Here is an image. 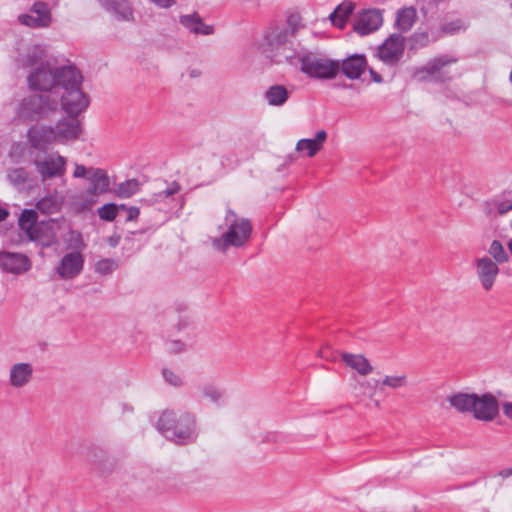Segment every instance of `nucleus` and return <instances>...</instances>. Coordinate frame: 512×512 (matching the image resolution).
I'll list each match as a JSON object with an SVG mask.
<instances>
[{
    "instance_id": "1",
    "label": "nucleus",
    "mask_w": 512,
    "mask_h": 512,
    "mask_svg": "<svg viewBox=\"0 0 512 512\" xmlns=\"http://www.w3.org/2000/svg\"><path fill=\"white\" fill-rule=\"evenodd\" d=\"M156 429L177 445L195 443L199 434L196 415L189 411L164 410L156 423Z\"/></svg>"
},
{
    "instance_id": "2",
    "label": "nucleus",
    "mask_w": 512,
    "mask_h": 512,
    "mask_svg": "<svg viewBox=\"0 0 512 512\" xmlns=\"http://www.w3.org/2000/svg\"><path fill=\"white\" fill-rule=\"evenodd\" d=\"M228 229L221 237L214 238L213 247L226 252L229 247L239 248L244 246L251 237L252 224L247 218H238L237 214L230 208L227 209L225 216Z\"/></svg>"
},
{
    "instance_id": "3",
    "label": "nucleus",
    "mask_w": 512,
    "mask_h": 512,
    "mask_svg": "<svg viewBox=\"0 0 512 512\" xmlns=\"http://www.w3.org/2000/svg\"><path fill=\"white\" fill-rule=\"evenodd\" d=\"M58 100L49 94H33L22 99L18 116L25 121L47 119L58 111Z\"/></svg>"
},
{
    "instance_id": "4",
    "label": "nucleus",
    "mask_w": 512,
    "mask_h": 512,
    "mask_svg": "<svg viewBox=\"0 0 512 512\" xmlns=\"http://www.w3.org/2000/svg\"><path fill=\"white\" fill-rule=\"evenodd\" d=\"M300 70L310 78L331 80L340 72V61L329 58H318L310 52L299 54Z\"/></svg>"
},
{
    "instance_id": "5",
    "label": "nucleus",
    "mask_w": 512,
    "mask_h": 512,
    "mask_svg": "<svg viewBox=\"0 0 512 512\" xmlns=\"http://www.w3.org/2000/svg\"><path fill=\"white\" fill-rule=\"evenodd\" d=\"M293 38H295L285 28L275 27L265 35V41L270 52L282 51L284 59L291 65L298 57L294 48Z\"/></svg>"
},
{
    "instance_id": "6",
    "label": "nucleus",
    "mask_w": 512,
    "mask_h": 512,
    "mask_svg": "<svg viewBox=\"0 0 512 512\" xmlns=\"http://www.w3.org/2000/svg\"><path fill=\"white\" fill-rule=\"evenodd\" d=\"M89 104L90 97L82 90V85L66 88L60 97L61 108L70 118L78 117Z\"/></svg>"
},
{
    "instance_id": "7",
    "label": "nucleus",
    "mask_w": 512,
    "mask_h": 512,
    "mask_svg": "<svg viewBox=\"0 0 512 512\" xmlns=\"http://www.w3.org/2000/svg\"><path fill=\"white\" fill-rule=\"evenodd\" d=\"M405 40V37L400 33L389 35L384 42L378 46V58L387 65L397 64L404 55Z\"/></svg>"
},
{
    "instance_id": "8",
    "label": "nucleus",
    "mask_w": 512,
    "mask_h": 512,
    "mask_svg": "<svg viewBox=\"0 0 512 512\" xmlns=\"http://www.w3.org/2000/svg\"><path fill=\"white\" fill-rule=\"evenodd\" d=\"M32 268L31 259L23 253L0 251V270L4 273L22 275Z\"/></svg>"
},
{
    "instance_id": "9",
    "label": "nucleus",
    "mask_w": 512,
    "mask_h": 512,
    "mask_svg": "<svg viewBox=\"0 0 512 512\" xmlns=\"http://www.w3.org/2000/svg\"><path fill=\"white\" fill-rule=\"evenodd\" d=\"M33 91L48 92L55 87L54 68L48 62H41L27 77Z\"/></svg>"
},
{
    "instance_id": "10",
    "label": "nucleus",
    "mask_w": 512,
    "mask_h": 512,
    "mask_svg": "<svg viewBox=\"0 0 512 512\" xmlns=\"http://www.w3.org/2000/svg\"><path fill=\"white\" fill-rule=\"evenodd\" d=\"M383 24L382 11L376 8L363 9L353 23V30L361 36L377 31Z\"/></svg>"
},
{
    "instance_id": "11",
    "label": "nucleus",
    "mask_w": 512,
    "mask_h": 512,
    "mask_svg": "<svg viewBox=\"0 0 512 512\" xmlns=\"http://www.w3.org/2000/svg\"><path fill=\"white\" fill-rule=\"evenodd\" d=\"M30 11L36 16L31 14H21L18 16L20 24L32 28L48 27L52 21L51 10L49 5L44 1H36Z\"/></svg>"
},
{
    "instance_id": "12",
    "label": "nucleus",
    "mask_w": 512,
    "mask_h": 512,
    "mask_svg": "<svg viewBox=\"0 0 512 512\" xmlns=\"http://www.w3.org/2000/svg\"><path fill=\"white\" fill-rule=\"evenodd\" d=\"M66 158L57 155L56 157L48 156L44 160L36 159L34 165L39 173L41 180L62 177L66 172Z\"/></svg>"
},
{
    "instance_id": "13",
    "label": "nucleus",
    "mask_w": 512,
    "mask_h": 512,
    "mask_svg": "<svg viewBox=\"0 0 512 512\" xmlns=\"http://www.w3.org/2000/svg\"><path fill=\"white\" fill-rule=\"evenodd\" d=\"M473 416L480 421H492L499 413L498 400L491 393L475 394Z\"/></svg>"
},
{
    "instance_id": "14",
    "label": "nucleus",
    "mask_w": 512,
    "mask_h": 512,
    "mask_svg": "<svg viewBox=\"0 0 512 512\" xmlns=\"http://www.w3.org/2000/svg\"><path fill=\"white\" fill-rule=\"evenodd\" d=\"M30 146L39 151H45L49 145L57 142L55 129L52 126L34 125L27 131Z\"/></svg>"
},
{
    "instance_id": "15",
    "label": "nucleus",
    "mask_w": 512,
    "mask_h": 512,
    "mask_svg": "<svg viewBox=\"0 0 512 512\" xmlns=\"http://www.w3.org/2000/svg\"><path fill=\"white\" fill-rule=\"evenodd\" d=\"M83 268V255L80 252H70L62 257L56 271L61 279L70 280L77 277Z\"/></svg>"
},
{
    "instance_id": "16",
    "label": "nucleus",
    "mask_w": 512,
    "mask_h": 512,
    "mask_svg": "<svg viewBox=\"0 0 512 512\" xmlns=\"http://www.w3.org/2000/svg\"><path fill=\"white\" fill-rule=\"evenodd\" d=\"M54 220L41 221L35 228L27 233L30 241L36 242L43 248H50L58 243L57 235L54 229Z\"/></svg>"
},
{
    "instance_id": "17",
    "label": "nucleus",
    "mask_w": 512,
    "mask_h": 512,
    "mask_svg": "<svg viewBox=\"0 0 512 512\" xmlns=\"http://www.w3.org/2000/svg\"><path fill=\"white\" fill-rule=\"evenodd\" d=\"M54 129L58 143L75 141L83 132L82 124L77 117L60 119Z\"/></svg>"
},
{
    "instance_id": "18",
    "label": "nucleus",
    "mask_w": 512,
    "mask_h": 512,
    "mask_svg": "<svg viewBox=\"0 0 512 512\" xmlns=\"http://www.w3.org/2000/svg\"><path fill=\"white\" fill-rule=\"evenodd\" d=\"M55 87L61 88L63 91L66 88H71L74 85H82L83 76L81 71L74 65H65L54 68Z\"/></svg>"
},
{
    "instance_id": "19",
    "label": "nucleus",
    "mask_w": 512,
    "mask_h": 512,
    "mask_svg": "<svg viewBox=\"0 0 512 512\" xmlns=\"http://www.w3.org/2000/svg\"><path fill=\"white\" fill-rule=\"evenodd\" d=\"M365 54L354 53L340 61V71L350 80L359 79L367 69Z\"/></svg>"
},
{
    "instance_id": "20",
    "label": "nucleus",
    "mask_w": 512,
    "mask_h": 512,
    "mask_svg": "<svg viewBox=\"0 0 512 512\" xmlns=\"http://www.w3.org/2000/svg\"><path fill=\"white\" fill-rule=\"evenodd\" d=\"M476 272L485 291H490L499 273L497 263L489 257L479 258L476 261Z\"/></svg>"
},
{
    "instance_id": "21",
    "label": "nucleus",
    "mask_w": 512,
    "mask_h": 512,
    "mask_svg": "<svg viewBox=\"0 0 512 512\" xmlns=\"http://www.w3.org/2000/svg\"><path fill=\"white\" fill-rule=\"evenodd\" d=\"M87 181L89 186L86 194L90 196L96 197L110 192V179L104 169L90 167Z\"/></svg>"
},
{
    "instance_id": "22",
    "label": "nucleus",
    "mask_w": 512,
    "mask_h": 512,
    "mask_svg": "<svg viewBox=\"0 0 512 512\" xmlns=\"http://www.w3.org/2000/svg\"><path fill=\"white\" fill-rule=\"evenodd\" d=\"M179 22L189 32L194 34L211 35L214 33V27L212 25L205 24L197 12L188 15H181Z\"/></svg>"
},
{
    "instance_id": "23",
    "label": "nucleus",
    "mask_w": 512,
    "mask_h": 512,
    "mask_svg": "<svg viewBox=\"0 0 512 512\" xmlns=\"http://www.w3.org/2000/svg\"><path fill=\"white\" fill-rule=\"evenodd\" d=\"M108 12L118 20L128 21L133 17V11L128 0H97Z\"/></svg>"
},
{
    "instance_id": "24",
    "label": "nucleus",
    "mask_w": 512,
    "mask_h": 512,
    "mask_svg": "<svg viewBox=\"0 0 512 512\" xmlns=\"http://www.w3.org/2000/svg\"><path fill=\"white\" fill-rule=\"evenodd\" d=\"M341 360L347 367L357 371L362 376H366L373 371L372 365L363 354L342 352Z\"/></svg>"
},
{
    "instance_id": "25",
    "label": "nucleus",
    "mask_w": 512,
    "mask_h": 512,
    "mask_svg": "<svg viewBox=\"0 0 512 512\" xmlns=\"http://www.w3.org/2000/svg\"><path fill=\"white\" fill-rule=\"evenodd\" d=\"M33 375V367L30 363H17L10 369V384L15 388L25 386Z\"/></svg>"
},
{
    "instance_id": "26",
    "label": "nucleus",
    "mask_w": 512,
    "mask_h": 512,
    "mask_svg": "<svg viewBox=\"0 0 512 512\" xmlns=\"http://www.w3.org/2000/svg\"><path fill=\"white\" fill-rule=\"evenodd\" d=\"M327 139V133L325 130H319L314 138H303L300 139L296 144V150L298 152H307L308 157L315 156L322 148L323 143Z\"/></svg>"
},
{
    "instance_id": "27",
    "label": "nucleus",
    "mask_w": 512,
    "mask_h": 512,
    "mask_svg": "<svg viewBox=\"0 0 512 512\" xmlns=\"http://www.w3.org/2000/svg\"><path fill=\"white\" fill-rule=\"evenodd\" d=\"M417 18V11L413 6L402 7L396 12L394 26L400 34L406 33L416 23Z\"/></svg>"
},
{
    "instance_id": "28",
    "label": "nucleus",
    "mask_w": 512,
    "mask_h": 512,
    "mask_svg": "<svg viewBox=\"0 0 512 512\" xmlns=\"http://www.w3.org/2000/svg\"><path fill=\"white\" fill-rule=\"evenodd\" d=\"M354 9L355 4L352 1H343L330 13L329 20L333 26L344 29Z\"/></svg>"
},
{
    "instance_id": "29",
    "label": "nucleus",
    "mask_w": 512,
    "mask_h": 512,
    "mask_svg": "<svg viewBox=\"0 0 512 512\" xmlns=\"http://www.w3.org/2000/svg\"><path fill=\"white\" fill-rule=\"evenodd\" d=\"M475 394L458 392L449 396L448 401L459 412H472V409L475 408Z\"/></svg>"
},
{
    "instance_id": "30",
    "label": "nucleus",
    "mask_w": 512,
    "mask_h": 512,
    "mask_svg": "<svg viewBox=\"0 0 512 512\" xmlns=\"http://www.w3.org/2000/svg\"><path fill=\"white\" fill-rule=\"evenodd\" d=\"M265 99L271 106H282L289 99V91L283 85H272L266 90Z\"/></svg>"
},
{
    "instance_id": "31",
    "label": "nucleus",
    "mask_w": 512,
    "mask_h": 512,
    "mask_svg": "<svg viewBox=\"0 0 512 512\" xmlns=\"http://www.w3.org/2000/svg\"><path fill=\"white\" fill-rule=\"evenodd\" d=\"M455 62H457V58L449 55H441L429 61L423 67V71H425L428 75H434L437 72H439L444 66H447Z\"/></svg>"
},
{
    "instance_id": "32",
    "label": "nucleus",
    "mask_w": 512,
    "mask_h": 512,
    "mask_svg": "<svg viewBox=\"0 0 512 512\" xmlns=\"http://www.w3.org/2000/svg\"><path fill=\"white\" fill-rule=\"evenodd\" d=\"M121 209H124L123 205L110 202L99 207L97 209V214L101 220L112 222L116 219L117 216L121 215Z\"/></svg>"
},
{
    "instance_id": "33",
    "label": "nucleus",
    "mask_w": 512,
    "mask_h": 512,
    "mask_svg": "<svg viewBox=\"0 0 512 512\" xmlns=\"http://www.w3.org/2000/svg\"><path fill=\"white\" fill-rule=\"evenodd\" d=\"M37 219L38 215L34 209H24L19 217L18 225L27 234L38 225Z\"/></svg>"
},
{
    "instance_id": "34",
    "label": "nucleus",
    "mask_w": 512,
    "mask_h": 512,
    "mask_svg": "<svg viewBox=\"0 0 512 512\" xmlns=\"http://www.w3.org/2000/svg\"><path fill=\"white\" fill-rule=\"evenodd\" d=\"M176 311L179 313L177 323L172 326V329L177 333L186 332L189 334L194 330L193 322L188 315H181L182 312L186 311L185 305H178Z\"/></svg>"
},
{
    "instance_id": "35",
    "label": "nucleus",
    "mask_w": 512,
    "mask_h": 512,
    "mask_svg": "<svg viewBox=\"0 0 512 512\" xmlns=\"http://www.w3.org/2000/svg\"><path fill=\"white\" fill-rule=\"evenodd\" d=\"M140 190V182L137 179H129L118 184L115 195L119 198H129Z\"/></svg>"
},
{
    "instance_id": "36",
    "label": "nucleus",
    "mask_w": 512,
    "mask_h": 512,
    "mask_svg": "<svg viewBox=\"0 0 512 512\" xmlns=\"http://www.w3.org/2000/svg\"><path fill=\"white\" fill-rule=\"evenodd\" d=\"M65 243L68 249H72V252H80L86 248L83 236L81 232L70 229L65 237Z\"/></svg>"
},
{
    "instance_id": "37",
    "label": "nucleus",
    "mask_w": 512,
    "mask_h": 512,
    "mask_svg": "<svg viewBox=\"0 0 512 512\" xmlns=\"http://www.w3.org/2000/svg\"><path fill=\"white\" fill-rule=\"evenodd\" d=\"M37 210L46 215H51L60 210V203L53 196H45L36 204Z\"/></svg>"
},
{
    "instance_id": "38",
    "label": "nucleus",
    "mask_w": 512,
    "mask_h": 512,
    "mask_svg": "<svg viewBox=\"0 0 512 512\" xmlns=\"http://www.w3.org/2000/svg\"><path fill=\"white\" fill-rule=\"evenodd\" d=\"M7 179L14 186H22L29 180V172L24 167L12 168L7 171Z\"/></svg>"
},
{
    "instance_id": "39",
    "label": "nucleus",
    "mask_w": 512,
    "mask_h": 512,
    "mask_svg": "<svg viewBox=\"0 0 512 512\" xmlns=\"http://www.w3.org/2000/svg\"><path fill=\"white\" fill-rule=\"evenodd\" d=\"M408 41L410 50H418L426 47L430 42L429 33L418 29L410 35Z\"/></svg>"
},
{
    "instance_id": "40",
    "label": "nucleus",
    "mask_w": 512,
    "mask_h": 512,
    "mask_svg": "<svg viewBox=\"0 0 512 512\" xmlns=\"http://www.w3.org/2000/svg\"><path fill=\"white\" fill-rule=\"evenodd\" d=\"M489 254L494 258L495 263L503 264L509 261V256L499 240L492 241Z\"/></svg>"
},
{
    "instance_id": "41",
    "label": "nucleus",
    "mask_w": 512,
    "mask_h": 512,
    "mask_svg": "<svg viewBox=\"0 0 512 512\" xmlns=\"http://www.w3.org/2000/svg\"><path fill=\"white\" fill-rule=\"evenodd\" d=\"M467 28L468 25L465 24L462 19H455L443 23L440 27V32L445 35H454L461 31H466Z\"/></svg>"
},
{
    "instance_id": "42",
    "label": "nucleus",
    "mask_w": 512,
    "mask_h": 512,
    "mask_svg": "<svg viewBox=\"0 0 512 512\" xmlns=\"http://www.w3.org/2000/svg\"><path fill=\"white\" fill-rule=\"evenodd\" d=\"M118 267V262L115 259L105 258L95 263L94 270L100 275H109L112 274Z\"/></svg>"
},
{
    "instance_id": "43",
    "label": "nucleus",
    "mask_w": 512,
    "mask_h": 512,
    "mask_svg": "<svg viewBox=\"0 0 512 512\" xmlns=\"http://www.w3.org/2000/svg\"><path fill=\"white\" fill-rule=\"evenodd\" d=\"M201 391L205 397L209 398L215 404H219L223 397V392L212 384L204 385Z\"/></svg>"
},
{
    "instance_id": "44",
    "label": "nucleus",
    "mask_w": 512,
    "mask_h": 512,
    "mask_svg": "<svg viewBox=\"0 0 512 512\" xmlns=\"http://www.w3.org/2000/svg\"><path fill=\"white\" fill-rule=\"evenodd\" d=\"M381 383L383 386H388L393 389H397L407 385V377L406 375L386 376Z\"/></svg>"
},
{
    "instance_id": "45",
    "label": "nucleus",
    "mask_w": 512,
    "mask_h": 512,
    "mask_svg": "<svg viewBox=\"0 0 512 512\" xmlns=\"http://www.w3.org/2000/svg\"><path fill=\"white\" fill-rule=\"evenodd\" d=\"M162 376L171 386L181 387L183 385L181 377L168 368L162 369Z\"/></svg>"
},
{
    "instance_id": "46",
    "label": "nucleus",
    "mask_w": 512,
    "mask_h": 512,
    "mask_svg": "<svg viewBox=\"0 0 512 512\" xmlns=\"http://www.w3.org/2000/svg\"><path fill=\"white\" fill-rule=\"evenodd\" d=\"M180 190H181L180 184L176 181H173L171 183V185L168 186L166 189H164L154 195L156 197L155 201H159V200L168 198L170 196H173V195L177 194Z\"/></svg>"
},
{
    "instance_id": "47",
    "label": "nucleus",
    "mask_w": 512,
    "mask_h": 512,
    "mask_svg": "<svg viewBox=\"0 0 512 512\" xmlns=\"http://www.w3.org/2000/svg\"><path fill=\"white\" fill-rule=\"evenodd\" d=\"M301 27V17L298 14H291L287 18V27L285 29L294 37Z\"/></svg>"
},
{
    "instance_id": "48",
    "label": "nucleus",
    "mask_w": 512,
    "mask_h": 512,
    "mask_svg": "<svg viewBox=\"0 0 512 512\" xmlns=\"http://www.w3.org/2000/svg\"><path fill=\"white\" fill-rule=\"evenodd\" d=\"M124 209H121V213H125V222L136 221L140 215V207L137 206H129L127 204L122 203Z\"/></svg>"
},
{
    "instance_id": "49",
    "label": "nucleus",
    "mask_w": 512,
    "mask_h": 512,
    "mask_svg": "<svg viewBox=\"0 0 512 512\" xmlns=\"http://www.w3.org/2000/svg\"><path fill=\"white\" fill-rule=\"evenodd\" d=\"M491 203L496 207L498 215H504L512 210V201L495 198Z\"/></svg>"
},
{
    "instance_id": "50",
    "label": "nucleus",
    "mask_w": 512,
    "mask_h": 512,
    "mask_svg": "<svg viewBox=\"0 0 512 512\" xmlns=\"http://www.w3.org/2000/svg\"><path fill=\"white\" fill-rule=\"evenodd\" d=\"M168 345V352L170 354H179L187 349V345L180 339L169 340Z\"/></svg>"
},
{
    "instance_id": "51",
    "label": "nucleus",
    "mask_w": 512,
    "mask_h": 512,
    "mask_svg": "<svg viewBox=\"0 0 512 512\" xmlns=\"http://www.w3.org/2000/svg\"><path fill=\"white\" fill-rule=\"evenodd\" d=\"M41 54L37 50H33L27 53L25 58V66L31 67L38 64L41 61Z\"/></svg>"
},
{
    "instance_id": "52",
    "label": "nucleus",
    "mask_w": 512,
    "mask_h": 512,
    "mask_svg": "<svg viewBox=\"0 0 512 512\" xmlns=\"http://www.w3.org/2000/svg\"><path fill=\"white\" fill-rule=\"evenodd\" d=\"M90 168H86L84 165L76 164L73 176L75 178H86L89 175Z\"/></svg>"
},
{
    "instance_id": "53",
    "label": "nucleus",
    "mask_w": 512,
    "mask_h": 512,
    "mask_svg": "<svg viewBox=\"0 0 512 512\" xmlns=\"http://www.w3.org/2000/svg\"><path fill=\"white\" fill-rule=\"evenodd\" d=\"M426 3L425 12H432L439 8V5L447 0H423Z\"/></svg>"
},
{
    "instance_id": "54",
    "label": "nucleus",
    "mask_w": 512,
    "mask_h": 512,
    "mask_svg": "<svg viewBox=\"0 0 512 512\" xmlns=\"http://www.w3.org/2000/svg\"><path fill=\"white\" fill-rule=\"evenodd\" d=\"M160 8H169L175 4V0H150Z\"/></svg>"
},
{
    "instance_id": "55",
    "label": "nucleus",
    "mask_w": 512,
    "mask_h": 512,
    "mask_svg": "<svg viewBox=\"0 0 512 512\" xmlns=\"http://www.w3.org/2000/svg\"><path fill=\"white\" fill-rule=\"evenodd\" d=\"M121 241V235L117 234V233H114L113 235H111L110 237H108L107 239V243L110 247H116L119 245Z\"/></svg>"
},
{
    "instance_id": "56",
    "label": "nucleus",
    "mask_w": 512,
    "mask_h": 512,
    "mask_svg": "<svg viewBox=\"0 0 512 512\" xmlns=\"http://www.w3.org/2000/svg\"><path fill=\"white\" fill-rule=\"evenodd\" d=\"M368 71H369L370 77L373 82H375V83L383 82V77L378 72H376L373 68H369Z\"/></svg>"
},
{
    "instance_id": "57",
    "label": "nucleus",
    "mask_w": 512,
    "mask_h": 512,
    "mask_svg": "<svg viewBox=\"0 0 512 512\" xmlns=\"http://www.w3.org/2000/svg\"><path fill=\"white\" fill-rule=\"evenodd\" d=\"M503 413L506 417L512 420V402H505L503 404Z\"/></svg>"
},
{
    "instance_id": "58",
    "label": "nucleus",
    "mask_w": 512,
    "mask_h": 512,
    "mask_svg": "<svg viewBox=\"0 0 512 512\" xmlns=\"http://www.w3.org/2000/svg\"><path fill=\"white\" fill-rule=\"evenodd\" d=\"M283 435L280 433H272L267 436V441L280 442L283 440Z\"/></svg>"
},
{
    "instance_id": "59",
    "label": "nucleus",
    "mask_w": 512,
    "mask_h": 512,
    "mask_svg": "<svg viewBox=\"0 0 512 512\" xmlns=\"http://www.w3.org/2000/svg\"><path fill=\"white\" fill-rule=\"evenodd\" d=\"M151 230L154 231L155 228L153 226H147V227H142V228H140L138 230H135V231H131L130 233L132 235H138V234H145V233H147V232H149Z\"/></svg>"
},
{
    "instance_id": "60",
    "label": "nucleus",
    "mask_w": 512,
    "mask_h": 512,
    "mask_svg": "<svg viewBox=\"0 0 512 512\" xmlns=\"http://www.w3.org/2000/svg\"><path fill=\"white\" fill-rule=\"evenodd\" d=\"M498 475L503 478H508V477L512 476V468L502 469L498 472Z\"/></svg>"
},
{
    "instance_id": "61",
    "label": "nucleus",
    "mask_w": 512,
    "mask_h": 512,
    "mask_svg": "<svg viewBox=\"0 0 512 512\" xmlns=\"http://www.w3.org/2000/svg\"><path fill=\"white\" fill-rule=\"evenodd\" d=\"M9 211L6 208L0 206V222L5 221L9 216Z\"/></svg>"
},
{
    "instance_id": "62",
    "label": "nucleus",
    "mask_w": 512,
    "mask_h": 512,
    "mask_svg": "<svg viewBox=\"0 0 512 512\" xmlns=\"http://www.w3.org/2000/svg\"><path fill=\"white\" fill-rule=\"evenodd\" d=\"M336 87H341V88H344V89H348V88H352L353 87V84H346V83H343V84H335Z\"/></svg>"
},
{
    "instance_id": "63",
    "label": "nucleus",
    "mask_w": 512,
    "mask_h": 512,
    "mask_svg": "<svg viewBox=\"0 0 512 512\" xmlns=\"http://www.w3.org/2000/svg\"><path fill=\"white\" fill-rule=\"evenodd\" d=\"M85 202H86V203H85V204H83V208H86V209H87V208H89V207H91V206L93 205L94 200H92V199H91V200H86Z\"/></svg>"
},
{
    "instance_id": "64",
    "label": "nucleus",
    "mask_w": 512,
    "mask_h": 512,
    "mask_svg": "<svg viewBox=\"0 0 512 512\" xmlns=\"http://www.w3.org/2000/svg\"><path fill=\"white\" fill-rule=\"evenodd\" d=\"M507 246H508V249H509V251H510V253L512 255V239L508 242Z\"/></svg>"
}]
</instances>
